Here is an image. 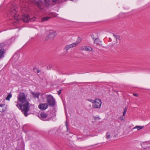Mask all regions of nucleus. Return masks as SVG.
Here are the masks:
<instances>
[{"instance_id": "nucleus-1", "label": "nucleus", "mask_w": 150, "mask_h": 150, "mask_svg": "<svg viewBox=\"0 0 150 150\" xmlns=\"http://www.w3.org/2000/svg\"><path fill=\"white\" fill-rule=\"evenodd\" d=\"M16 106L19 109L21 110L22 112L25 116L26 117L29 115L28 112L30 110V106L28 101L20 103L19 104L18 103Z\"/></svg>"}, {"instance_id": "nucleus-2", "label": "nucleus", "mask_w": 150, "mask_h": 150, "mask_svg": "<svg viewBox=\"0 0 150 150\" xmlns=\"http://www.w3.org/2000/svg\"><path fill=\"white\" fill-rule=\"evenodd\" d=\"M47 104L50 107H54L55 104V101L54 97L51 95H46Z\"/></svg>"}, {"instance_id": "nucleus-3", "label": "nucleus", "mask_w": 150, "mask_h": 150, "mask_svg": "<svg viewBox=\"0 0 150 150\" xmlns=\"http://www.w3.org/2000/svg\"><path fill=\"white\" fill-rule=\"evenodd\" d=\"M27 98V95L24 93L21 92L18 95V100L20 103H21L28 101Z\"/></svg>"}, {"instance_id": "nucleus-4", "label": "nucleus", "mask_w": 150, "mask_h": 150, "mask_svg": "<svg viewBox=\"0 0 150 150\" xmlns=\"http://www.w3.org/2000/svg\"><path fill=\"white\" fill-rule=\"evenodd\" d=\"M102 102L100 99H96L93 104V107L95 108H99L101 106Z\"/></svg>"}, {"instance_id": "nucleus-5", "label": "nucleus", "mask_w": 150, "mask_h": 150, "mask_svg": "<svg viewBox=\"0 0 150 150\" xmlns=\"http://www.w3.org/2000/svg\"><path fill=\"white\" fill-rule=\"evenodd\" d=\"M48 105L47 103H40L38 107L41 110H44L48 108Z\"/></svg>"}, {"instance_id": "nucleus-6", "label": "nucleus", "mask_w": 150, "mask_h": 150, "mask_svg": "<svg viewBox=\"0 0 150 150\" xmlns=\"http://www.w3.org/2000/svg\"><path fill=\"white\" fill-rule=\"evenodd\" d=\"M22 19L24 22H28L30 19L29 16L27 13L24 14L22 15Z\"/></svg>"}, {"instance_id": "nucleus-7", "label": "nucleus", "mask_w": 150, "mask_h": 150, "mask_svg": "<svg viewBox=\"0 0 150 150\" xmlns=\"http://www.w3.org/2000/svg\"><path fill=\"white\" fill-rule=\"evenodd\" d=\"M77 44L76 43H72L70 44L67 45L64 48V50H66V52L70 49L71 48L73 47H75L76 46Z\"/></svg>"}, {"instance_id": "nucleus-8", "label": "nucleus", "mask_w": 150, "mask_h": 150, "mask_svg": "<svg viewBox=\"0 0 150 150\" xmlns=\"http://www.w3.org/2000/svg\"><path fill=\"white\" fill-rule=\"evenodd\" d=\"M32 1L34 2L35 5L39 8H41L42 3L39 0H32Z\"/></svg>"}, {"instance_id": "nucleus-9", "label": "nucleus", "mask_w": 150, "mask_h": 150, "mask_svg": "<svg viewBox=\"0 0 150 150\" xmlns=\"http://www.w3.org/2000/svg\"><path fill=\"white\" fill-rule=\"evenodd\" d=\"M40 116L41 117V119L43 120L49 121L50 120V119L49 118H47L46 120L44 119L46 118L48 116V115L45 113L44 112H43L41 113Z\"/></svg>"}, {"instance_id": "nucleus-10", "label": "nucleus", "mask_w": 150, "mask_h": 150, "mask_svg": "<svg viewBox=\"0 0 150 150\" xmlns=\"http://www.w3.org/2000/svg\"><path fill=\"white\" fill-rule=\"evenodd\" d=\"M56 35L55 32L52 31L47 36V37L51 39H53L56 36Z\"/></svg>"}, {"instance_id": "nucleus-11", "label": "nucleus", "mask_w": 150, "mask_h": 150, "mask_svg": "<svg viewBox=\"0 0 150 150\" xmlns=\"http://www.w3.org/2000/svg\"><path fill=\"white\" fill-rule=\"evenodd\" d=\"M141 146L142 148L144 149H146L147 148H149L150 146L149 144L147 142H143L141 144Z\"/></svg>"}, {"instance_id": "nucleus-12", "label": "nucleus", "mask_w": 150, "mask_h": 150, "mask_svg": "<svg viewBox=\"0 0 150 150\" xmlns=\"http://www.w3.org/2000/svg\"><path fill=\"white\" fill-rule=\"evenodd\" d=\"M2 46V45L0 44V58L4 56V50L1 48Z\"/></svg>"}, {"instance_id": "nucleus-13", "label": "nucleus", "mask_w": 150, "mask_h": 150, "mask_svg": "<svg viewBox=\"0 0 150 150\" xmlns=\"http://www.w3.org/2000/svg\"><path fill=\"white\" fill-rule=\"evenodd\" d=\"M4 104H0V112H4L6 110Z\"/></svg>"}, {"instance_id": "nucleus-14", "label": "nucleus", "mask_w": 150, "mask_h": 150, "mask_svg": "<svg viewBox=\"0 0 150 150\" xmlns=\"http://www.w3.org/2000/svg\"><path fill=\"white\" fill-rule=\"evenodd\" d=\"M32 94L34 98H38L40 96V93H34L33 92H32Z\"/></svg>"}, {"instance_id": "nucleus-15", "label": "nucleus", "mask_w": 150, "mask_h": 150, "mask_svg": "<svg viewBox=\"0 0 150 150\" xmlns=\"http://www.w3.org/2000/svg\"><path fill=\"white\" fill-rule=\"evenodd\" d=\"M83 50H85L86 51H92L93 50V49L92 47H88L85 46L83 47Z\"/></svg>"}, {"instance_id": "nucleus-16", "label": "nucleus", "mask_w": 150, "mask_h": 150, "mask_svg": "<svg viewBox=\"0 0 150 150\" xmlns=\"http://www.w3.org/2000/svg\"><path fill=\"white\" fill-rule=\"evenodd\" d=\"M13 58L16 61L19 58V57L18 56V54L15 53L13 57Z\"/></svg>"}, {"instance_id": "nucleus-17", "label": "nucleus", "mask_w": 150, "mask_h": 150, "mask_svg": "<svg viewBox=\"0 0 150 150\" xmlns=\"http://www.w3.org/2000/svg\"><path fill=\"white\" fill-rule=\"evenodd\" d=\"M144 127V126H139L137 125L134 128V129H137L138 130H139L141 129H142Z\"/></svg>"}, {"instance_id": "nucleus-18", "label": "nucleus", "mask_w": 150, "mask_h": 150, "mask_svg": "<svg viewBox=\"0 0 150 150\" xmlns=\"http://www.w3.org/2000/svg\"><path fill=\"white\" fill-rule=\"evenodd\" d=\"M50 18L48 17H43L42 20V22H43L46 21H47Z\"/></svg>"}, {"instance_id": "nucleus-19", "label": "nucleus", "mask_w": 150, "mask_h": 150, "mask_svg": "<svg viewBox=\"0 0 150 150\" xmlns=\"http://www.w3.org/2000/svg\"><path fill=\"white\" fill-rule=\"evenodd\" d=\"M81 38L79 37L77 38V41H76V43L77 45V44L81 42Z\"/></svg>"}, {"instance_id": "nucleus-20", "label": "nucleus", "mask_w": 150, "mask_h": 150, "mask_svg": "<svg viewBox=\"0 0 150 150\" xmlns=\"http://www.w3.org/2000/svg\"><path fill=\"white\" fill-rule=\"evenodd\" d=\"M93 118L94 120H96L97 119L100 120V118L99 117L98 115L95 116H93Z\"/></svg>"}, {"instance_id": "nucleus-21", "label": "nucleus", "mask_w": 150, "mask_h": 150, "mask_svg": "<svg viewBox=\"0 0 150 150\" xmlns=\"http://www.w3.org/2000/svg\"><path fill=\"white\" fill-rule=\"evenodd\" d=\"M14 18L15 19H16L17 20H18L20 19V17L19 15H18V16L15 15L14 16Z\"/></svg>"}, {"instance_id": "nucleus-22", "label": "nucleus", "mask_w": 150, "mask_h": 150, "mask_svg": "<svg viewBox=\"0 0 150 150\" xmlns=\"http://www.w3.org/2000/svg\"><path fill=\"white\" fill-rule=\"evenodd\" d=\"M98 41H99V39L97 38H96L94 40V42H95V43L97 44H99Z\"/></svg>"}, {"instance_id": "nucleus-23", "label": "nucleus", "mask_w": 150, "mask_h": 150, "mask_svg": "<svg viewBox=\"0 0 150 150\" xmlns=\"http://www.w3.org/2000/svg\"><path fill=\"white\" fill-rule=\"evenodd\" d=\"M35 19H36V18L34 16L30 19V21H35Z\"/></svg>"}, {"instance_id": "nucleus-24", "label": "nucleus", "mask_w": 150, "mask_h": 150, "mask_svg": "<svg viewBox=\"0 0 150 150\" xmlns=\"http://www.w3.org/2000/svg\"><path fill=\"white\" fill-rule=\"evenodd\" d=\"M108 132H107L106 133V135L107 136V137L108 138V139L110 137V134H108Z\"/></svg>"}, {"instance_id": "nucleus-25", "label": "nucleus", "mask_w": 150, "mask_h": 150, "mask_svg": "<svg viewBox=\"0 0 150 150\" xmlns=\"http://www.w3.org/2000/svg\"><path fill=\"white\" fill-rule=\"evenodd\" d=\"M6 99L7 100H9V94L8 95V96L6 98Z\"/></svg>"}, {"instance_id": "nucleus-26", "label": "nucleus", "mask_w": 150, "mask_h": 150, "mask_svg": "<svg viewBox=\"0 0 150 150\" xmlns=\"http://www.w3.org/2000/svg\"><path fill=\"white\" fill-rule=\"evenodd\" d=\"M15 38L14 37H13L11 39V40L12 41V42H13L15 40Z\"/></svg>"}, {"instance_id": "nucleus-27", "label": "nucleus", "mask_w": 150, "mask_h": 150, "mask_svg": "<svg viewBox=\"0 0 150 150\" xmlns=\"http://www.w3.org/2000/svg\"><path fill=\"white\" fill-rule=\"evenodd\" d=\"M87 100L89 101H90L91 103H94L93 100H92V99H88Z\"/></svg>"}, {"instance_id": "nucleus-28", "label": "nucleus", "mask_w": 150, "mask_h": 150, "mask_svg": "<svg viewBox=\"0 0 150 150\" xmlns=\"http://www.w3.org/2000/svg\"><path fill=\"white\" fill-rule=\"evenodd\" d=\"M61 91H62V90L61 89V90H59V91H57V93H58V94L59 95L60 94H61Z\"/></svg>"}, {"instance_id": "nucleus-29", "label": "nucleus", "mask_w": 150, "mask_h": 150, "mask_svg": "<svg viewBox=\"0 0 150 150\" xmlns=\"http://www.w3.org/2000/svg\"><path fill=\"white\" fill-rule=\"evenodd\" d=\"M91 37H92V38L93 39H94L95 37H94V35L93 34H91Z\"/></svg>"}, {"instance_id": "nucleus-30", "label": "nucleus", "mask_w": 150, "mask_h": 150, "mask_svg": "<svg viewBox=\"0 0 150 150\" xmlns=\"http://www.w3.org/2000/svg\"><path fill=\"white\" fill-rule=\"evenodd\" d=\"M133 95L134 96H136V97H137L138 96V94L137 93H133Z\"/></svg>"}, {"instance_id": "nucleus-31", "label": "nucleus", "mask_w": 150, "mask_h": 150, "mask_svg": "<svg viewBox=\"0 0 150 150\" xmlns=\"http://www.w3.org/2000/svg\"><path fill=\"white\" fill-rule=\"evenodd\" d=\"M116 40H117V39H119L120 38V36L119 35H117L115 37Z\"/></svg>"}, {"instance_id": "nucleus-32", "label": "nucleus", "mask_w": 150, "mask_h": 150, "mask_svg": "<svg viewBox=\"0 0 150 150\" xmlns=\"http://www.w3.org/2000/svg\"><path fill=\"white\" fill-rule=\"evenodd\" d=\"M65 123H66V127L67 128V130L68 131V125H67V121H66V122Z\"/></svg>"}, {"instance_id": "nucleus-33", "label": "nucleus", "mask_w": 150, "mask_h": 150, "mask_svg": "<svg viewBox=\"0 0 150 150\" xmlns=\"http://www.w3.org/2000/svg\"><path fill=\"white\" fill-rule=\"evenodd\" d=\"M51 66H47V69H48L50 70V69H51Z\"/></svg>"}, {"instance_id": "nucleus-34", "label": "nucleus", "mask_w": 150, "mask_h": 150, "mask_svg": "<svg viewBox=\"0 0 150 150\" xmlns=\"http://www.w3.org/2000/svg\"><path fill=\"white\" fill-rule=\"evenodd\" d=\"M119 118L121 120H123V117H120Z\"/></svg>"}, {"instance_id": "nucleus-35", "label": "nucleus", "mask_w": 150, "mask_h": 150, "mask_svg": "<svg viewBox=\"0 0 150 150\" xmlns=\"http://www.w3.org/2000/svg\"><path fill=\"white\" fill-rule=\"evenodd\" d=\"M126 111H124L123 112V116H124L125 115V114H126Z\"/></svg>"}, {"instance_id": "nucleus-36", "label": "nucleus", "mask_w": 150, "mask_h": 150, "mask_svg": "<svg viewBox=\"0 0 150 150\" xmlns=\"http://www.w3.org/2000/svg\"><path fill=\"white\" fill-rule=\"evenodd\" d=\"M127 109L126 108V107H125L124 109V111H126V112L127 111Z\"/></svg>"}, {"instance_id": "nucleus-37", "label": "nucleus", "mask_w": 150, "mask_h": 150, "mask_svg": "<svg viewBox=\"0 0 150 150\" xmlns=\"http://www.w3.org/2000/svg\"><path fill=\"white\" fill-rule=\"evenodd\" d=\"M113 34V36H114V37L115 38L116 37V36H117V35H115L114 34Z\"/></svg>"}, {"instance_id": "nucleus-38", "label": "nucleus", "mask_w": 150, "mask_h": 150, "mask_svg": "<svg viewBox=\"0 0 150 150\" xmlns=\"http://www.w3.org/2000/svg\"><path fill=\"white\" fill-rule=\"evenodd\" d=\"M58 0H52L53 2H56Z\"/></svg>"}, {"instance_id": "nucleus-39", "label": "nucleus", "mask_w": 150, "mask_h": 150, "mask_svg": "<svg viewBox=\"0 0 150 150\" xmlns=\"http://www.w3.org/2000/svg\"><path fill=\"white\" fill-rule=\"evenodd\" d=\"M12 94L10 93V98L12 97Z\"/></svg>"}, {"instance_id": "nucleus-40", "label": "nucleus", "mask_w": 150, "mask_h": 150, "mask_svg": "<svg viewBox=\"0 0 150 150\" xmlns=\"http://www.w3.org/2000/svg\"><path fill=\"white\" fill-rule=\"evenodd\" d=\"M37 73H39V70H38V71H37Z\"/></svg>"}, {"instance_id": "nucleus-41", "label": "nucleus", "mask_w": 150, "mask_h": 150, "mask_svg": "<svg viewBox=\"0 0 150 150\" xmlns=\"http://www.w3.org/2000/svg\"><path fill=\"white\" fill-rule=\"evenodd\" d=\"M71 1H74L75 0H70Z\"/></svg>"}, {"instance_id": "nucleus-42", "label": "nucleus", "mask_w": 150, "mask_h": 150, "mask_svg": "<svg viewBox=\"0 0 150 150\" xmlns=\"http://www.w3.org/2000/svg\"><path fill=\"white\" fill-rule=\"evenodd\" d=\"M94 146V145H93L91 146Z\"/></svg>"}, {"instance_id": "nucleus-43", "label": "nucleus", "mask_w": 150, "mask_h": 150, "mask_svg": "<svg viewBox=\"0 0 150 150\" xmlns=\"http://www.w3.org/2000/svg\"><path fill=\"white\" fill-rule=\"evenodd\" d=\"M45 1H47V0H44Z\"/></svg>"}]
</instances>
